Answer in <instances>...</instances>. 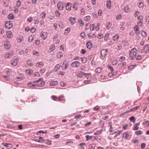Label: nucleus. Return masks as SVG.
I'll list each match as a JSON object with an SVG mask.
<instances>
[{"mask_svg": "<svg viewBox=\"0 0 149 149\" xmlns=\"http://www.w3.org/2000/svg\"><path fill=\"white\" fill-rule=\"evenodd\" d=\"M87 48L89 49H90L92 47V44L90 42H88L86 44Z\"/></svg>", "mask_w": 149, "mask_h": 149, "instance_id": "nucleus-21", "label": "nucleus"}, {"mask_svg": "<svg viewBox=\"0 0 149 149\" xmlns=\"http://www.w3.org/2000/svg\"><path fill=\"white\" fill-rule=\"evenodd\" d=\"M40 36L43 39H45L47 36V33L46 32H42Z\"/></svg>", "mask_w": 149, "mask_h": 149, "instance_id": "nucleus-13", "label": "nucleus"}, {"mask_svg": "<svg viewBox=\"0 0 149 149\" xmlns=\"http://www.w3.org/2000/svg\"><path fill=\"white\" fill-rule=\"evenodd\" d=\"M108 50L104 49L102 50L100 52V58L102 59H104L107 54Z\"/></svg>", "mask_w": 149, "mask_h": 149, "instance_id": "nucleus-2", "label": "nucleus"}, {"mask_svg": "<svg viewBox=\"0 0 149 149\" xmlns=\"http://www.w3.org/2000/svg\"><path fill=\"white\" fill-rule=\"evenodd\" d=\"M137 25L139 26H142L143 25V22L141 21H139L137 22Z\"/></svg>", "mask_w": 149, "mask_h": 149, "instance_id": "nucleus-48", "label": "nucleus"}, {"mask_svg": "<svg viewBox=\"0 0 149 149\" xmlns=\"http://www.w3.org/2000/svg\"><path fill=\"white\" fill-rule=\"evenodd\" d=\"M81 59L82 62L83 63H85L86 61V58L85 57L84 58H81Z\"/></svg>", "mask_w": 149, "mask_h": 149, "instance_id": "nucleus-49", "label": "nucleus"}, {"mask_svg": "<svg viewBox=\"0 0 149 149\" xmlns=\"http://www.w3.org/2000/svg\"><path fill=\"white\" fill-rule=\"evenodd\" d=\"M140 106H138L135 107H134L132 108V109H130V110H129L128 111H126V112H124L123 113H122V115H124L126 113H128L130 111H136L138 109L139 107Z\"/></svg>", "mask_w": 149, "mask_h": 149, "instance_id": "nucleus-3", "label": "nucleus"}, {"mask_svg": "<svg viewBox=\"0 0 149 149\" xmlns=\"http://www.w3.org/2000/svg\"><path fill=\"white\" fill-rule=\"evenodd\" d=\"M40 82L37 84V86H43L45 84V82L44 81H40Z\"/></svg>", "mask_w": 149, "mask_h": 149, "instance_id": "nucleus-36", "label": "nucleus"}, {"mask_svg": "<svg viewBox=\"0 0 149 149\" xmlns=\"http://www.w3.org/2000/svg\"><path fill=\"white\" fill-rule=\"evenodd\" d=\"M79 23L81 26H82L83 25V23L82 22V20L81 19H80L79 20Z\"/></svg>", "mask_w": 149, "mask_h": 149, "instance_id": "nucleus-51", "label": "nucleus"}, {"mask_svg": "<svg viewBox=\"0 0 149 149\" xmlns=\"http://www.w3.org/2000/svg\"><path fill=\"white\" fill-rule=\"evenodd\" d=\"M55 49V45H52L50 47V49L52 50L53 51Z\"/></svg>", "mask_w": 149, "mask_h": 149, "instance_id": "nucleus-60", "label": "nucleus"}, {"mask_svg": "<svg viewBox=\"0 0 149 149\" xmlns=\"http://www.w3.org/2000/svg\"><path fill=\"white\" fill-rule=\"evenodd\" d=\"M96 24L97 25H95V29L96 30V31H98L99 29V26H100V25L99 24Z\"/></svg>", "mask_w": 149, "mask_h": 149, "instance_id": "nucleus-45", "label": "nucleus"}, {"mask_svg": "<svg viewBox=\"0 0 149 149\" xmlns=\"http://www.w3.org/2000/svg\"><path fill=\"white\" fill-rule=\"evenodd\" d=\"M61 65L59 64H57L55 66L54 70L55 72H57L60 67Z\"/></svg>", "mask_w": 149, "mask_h": 149, "instance_id": "nucleus-28", "label": "nucleus"}, {"mask_svg": "<svg viewBox=\"0 0 149 149\" xmlns=\"http://www.w3.org/2000/svg\"><path fill=\"white\" fill-rule=\"evenodd\" d=\"M111 1L110 0H108L107 1V7L109 9H110L111 8Z\"/></svg>", "mask_w": 149, "mask_h": 149, "instance_id": "nucleus-23", "label": "nucleus"}, {"mask_svg": "<svg viewBox=\"0 0 149 149\" xmlns=\"http://www.w3.org/2000/svg\"><path fill=\"white\" fill-rule=\"evenodd\" d=\"M100 109V107L98 106H97L94 107V110L95 111H97L99 110Z\"/></svg>", "mask_w": 149, "mask_h": 149, "instance_id": "nucleus-64", "label": "nucleus"}, {"mask_svg": "<svg viewBox=\"0 0 149 149\" xmlns=\"http://www.w3.org/2000/svg\"><path fill=\"white\" fill-rule=\"evenodd\" d=\"M124 10L125 12L127 13L130 12V9L128 6H127L124 8Z\"/></svg>", "mask_w": 149, "mask_h": 149, "instance_id": "nucleus-29", "label": "nucleus"}, {"mask_svg": "<svg viewBox=\"0 0 149 149\" xmlns=\"http://www.w3.org/2000/svg\"><path fill=\"white\" fill-rule=\"evenodd\" d=\"M46 13L45 12H43L40 14L41 17L42 19H44L45 18Z\"/></svg>", "mask_w": 149, "mask_h": 149, "instance_id": "nucleus-38", "label": "nucleus"}, {"mask_svg": "<svg viewBox=\"0 0 149 149\" xmlns=\"http://www.w3.org/2000/svg\"><path fill=\"white\" fill-rule=\"evenodd\" d=\"M142 124L143 125H146L147 127H149V121L144 120L142 123Z\"/></svg>", "mask_w": 149, "mask_h": 149, "instance_id": "nucleus-26", "label": "nucleus"}, {"mask_svg": "<svg viewBox=\"0 0 149 149\" xmlns=\"http://www.w3.org/2000/svg\"><path fill=\"white\" fill-rule=\"evenodd\" d=\"M2 145L5 147H6L7 148H10L13 147L12 145L10 143H3Z\"/></svg>", "mask_w": 149, "mask_h": 149, "instance_id": "nucleus-8", "label": "nucleus"}, {"mask_svg": "<svg viewBox=\"0 0 149 149\" xmlns=\"http://www.w3.org/2000/svg\"><path fill=\"white\" fill-rule=\"evenodd\" d=\"M139 129V127L138 126H136L135 124L134 125V127H133V130H137Z\"/></svg>", "mask_w": 149, "mask_h": 149, "instance_id": "nucleus-59", "label": "nucleus"}, {"mask_svg": "<svg viewBox=\"0 0 149 149\" xmlns=\"http://www.w3.org/2000/svg\"><path fill=\"white\" fill-rule=\"evenodd\" d=\"M42 141H44V142H45L46 144H47L48 145H51V141L49 140L48 139L42 140Z\"/></svg>", "mask_w": 149, "mask_h": 149, "instance_id": "nucleus-33", "label": "nucleus"}, {"mask_svg": "<svg viewBox=\"0 0 149 149\" xmlns=\"http://www.w3.org/2000/svg\"><path fill=\"white\" fill-rule=\"evenodd\" d=\"M12 52L8 53L5 55L4 58H10L12 56Z\"/></svg>", "mask_w": 149, "mask_h": 149, "instance_id": "nucleus-18", "label": "nucleus"}, {"mask_svg": "<svg viewBox=\"0 0 149 149\" xmlns=\"http://www.w3.org/2000/svg\"><path fill=\"white\" fill-rule=\"evenodd\" d=\"M135 133L136 135H139L143 133V132L139 130L136 132Z\"/></svg>", "mask_w": 149, "mask_h": 149, "instance_id": "nucleus-42", "label": "nucleus"}, {"mask_svg": "<svg viewBox=\"0 0 149 149\" xmlns=\"http://www.w3.org/2000/svg\"><path fill=\"white\" fill-rule=\"evenodd\" d=\"M58 82L56 81H51L50 83V85L51 86H55L57 85Z\"/></svg>", "mask_w": 149, "mask_h": 149, "instance_id": "nucleus-31", "label": "nucleus"}, {"mask_svg": "<svg viewBox=\"0 0 149 149\" xmlns=\"http://www.w3.org/2000/svg\"><path fill=\"white\" fill-rule=\"evenodd\" d=\"M8 18L10 20L14 19L15 17L13 15L12 13L10 14L8 16Z\"/></svg>", "mask_w": 149, "mask_h": 149, "instance_id": "nucleus-24", "label": "nucleus"}, {"mask_svg": "<svg viewBox=\"0 0 149 149\" xmlns=\"http://www.w3.org/2000/svg\"><path fill=\"white\" fill-rule=\"evenodd\" d=\"M33 72L32 70H27L25 71V73L27 75H31Z\"/></svg>", "mask_w": 149, "mask_h": 149, "instance_id": "nucleus-19", "label": "nucleus"}, {"mask_svg": "<svg viewBox=\"0 0 149 149\" xmlns=\"http://www.w3.org/2000/svg\"><path fill=\"white\" fill-rule=\"evenodd\" d=\"M34 36L33 35H31L30 36L29 38V40L30 42H31L33 40Z\"/></svg>", "mask_w": 149, "mask_h": 149, "instance_id": "nucleus-35", "label": "nucleus"}, {"mask_svg": "<svg viewBox=\"0 0 149 149\" xmlns=\"http://www.w3.org/2000/svg\"><path fill=\"white\" fill-rule=\"evenodd\" d=\"M86 75V77H87V79L90 80L91 77V74L89 73H85V74Z\"/></svg>", "mask_w": 149, "mask_h": 149, "instance_id": "nucleus-40", "label": "nucleus"}, {"mask_svg": "<svg viewBox=\"0 0 149 149\" xmlns=\"http://www.w3.org/2000/svg\"><path fill=\"white\" fill-rule=\"evenodd\" d=\"M91 82L90 80L87 79V80H85L84 81V83L86 84H88L90 83Z\"/></svg>", "mask_w": 149, "mask_h": 149, "instance_id": "nucleus-61", "label": "nucleus"}, {"mask_svg": "<svg viewBox=\"0 0 149 149\" xmlns=\"http://www.w3.org/2000/svg\"><path fill=\"white\" fill-rule=\"evenodd\" d=\"M57 74L58 75H61L62 76H63L64 75L65 72L61 71H58Z\"/></svg>", "mask_w": 149, "mask_h": 149, "instance_id": "nucleus-41", "label": "nucleus"}, {"mask_svg": "<svg viewBox=\"0 0 149 149\" xmlns=\"http://www.w3.org/2000/svg\"><path fill=\"white\" fill-rule=\"evenodd\" d=\"M43 80V79L42 78H40L38 80H34V81H33V83H38L39 81H41L42 80Z\"/></svg>", "mask_w": 149, "mask_h": 149, "instance_id": "nucleus-52", "label": "nucleus"}, {"mask_svg": "<svg viewBox=\"0 0 149 149\" xmlns=\"http://www.w3.org/2000/svg\"><path fill=\"white\" fill-rule=\"evenodd\" d=\"M28 86L29 87L33 88H35L37 87V84H33L31 83H29L28 84Z\"/></svg>", "mask_w": 149, "mask_h": 149, "instance_id": "nucleus-22", "label": "nucleus"}, {"mask_svg": "<svg viewBox=\"0 0 149 149\" xmlns=\"http://www.w3.org/2000/svg\"><path fill=\"white\" fill-rule=\"evenodd\" d=\"M134 29L136 34L137 35H139L140 34V32L139 27L137 26L136 25L134 26Z\"/></svg>", "mask_w": 149, "mask_h": 149, "instance_id": "nucleus-12", "label": "nucleus"}, {"mask_svg": "<svg viewBox=\"0 0 149 149\" xmlns=\"http://www.w3.org/2000/svg\"><path fill=\"white\" fill-rule=\"evenodd\" d=\"M63 54L61 52H59L57 54L58 58H60L62 56Z\"/></svg>", "mask_w": 149, "mask_h": 149, "instance_id": "nucleus-50", "label": "nucleus"}, {"mask_svg": "<svg viewBox=\"0 0 149 149\" xmlns=\"http://www.w3.org/2000/svg\"><path fill=\"white\" fill-rule=\"evenodd\" d=\"M21 2L19 0H18L17 1L16 6L18 7L20 6L21 5Z\"/></svg>", "mask_w": 149, "mask_h": 149, "instance_id": "nucleus-54", "label": "nucleus"}, {"mask_svg": "<svg viewBox=\"0 0 149 149\" xmlns=\"http://www.w3.org/2000/svg\"><path fill=\"white\" fill-rule=\"evenodd\" d=\"M51 97L52 100L55 101H56L57 99V97L54 95L52 96Z\"/></svg>", "mask_w": 149, "mask_h": 149, "instance_id": "nucleus-62", "label": "nucleus"}, {"mask_svg": "<svg viewBox=\"0 0 149 149\" xmlns=\"http://www.w3.org/2000/svg\"><path fill=\"white\" fill-rule=\"evenodd\" d=\"M112 25V23L111 22L109 23L108 25H107V28L108 30L111 27Z\"/></svg>", "mask_w": 149, "mask_h": 149, "instance_id": "nucleus-58", "label": "nucleus"}, {"mask_svg": "<svg viewBox=\"0 0 149 149\" xmlns=\"http://www.w3.org/2000/svg\"><path fill=\"white\" fill-rule=\"evenodd\" d=\"M80 65V63L78 61H75L72 62L71 66L72 67H77Z\"/></svg>", "mask_w": 149, "mask_h": 149, "instance_id": "nucleus-6", "label": "nucleus"}, {"mask_svg": "<svg viewBox=\"0 0 149 149\" xmlns=\"http://www.w3.org/2000/svg\"><path fill=\"white\" fill-rule=\"evenodd\" d=\"M136 55V49L135 48L132 49L130 53V58L132 59L135 58Z\"/></svg>", "mask_w": 149, "mask_h": 149, "instance_id": "nucleus-1", "label": "nucleus"}, {"mask_svg": "<svg viewBox=\"0 0 149 149\" xmlns=\"http://www.w3.org/2000/svg\"><path fill=\"white\" fill-rule=\"evenodd\" d=\"M11 32L9 31L7 33V37L8 38H12V35Z\"/></svg>", "mask_w": 149, "mask_h": 149, "instance_id": "nucleus-32", "label": "nucleus"}, {"mask_svg": "<svg viewBox=\"0 0 149 149\" xmlns=\"http://www.w3.org/2000/svg\"><path fill=\"white\" fill-rule=\"evenodd\" d=\"M102 70V68H98L95 70V72L96 73L99 74L101 73Z\"/></svg>", "mask_w": 149, "mask_h": 149, "instance_id": "nucleus-27", "label": "nucleus"}, {"mask_svg": "<svg viewBox=\"0 0 149 149\" xmlns=\"http://www.w3.org/2000/svg\"><path fill=\"white\" fill-rule=\"evenodd\" d=\"M95 24H92L90 28V30L93 31L95 29Z\"/></svg>", "mask_w": 149, "mask_h": 149, "instance_id": "nucleus-43", "label": "nucleus"}, {"mask_svg": "<svg viewBox=\"0 0 149 149\" xmlns=\"http://www.w3.org/2000/svg\"><path fill=\"white\" fill-rule=\"evenodd\" d=\"M5 26L8 29H11L13 26V24L10 21H7L5 23Z\"/></svg>", "mask_w": 149, "mask_h": 149, "instance_id": "nucleus-4", "label": "nucleus"}, {"mask_svg": "<svg viewBox=\"0 0 149 149\" xmlns=\"http://www.w3.org/2000/svg\"><path fill=\"white\" fill-rule=\"evenodd\" d=\"M107 67L108 68L110 69L111 72H113V68L111 66V65H108Z\"/></svg>", "mask_w": 149, "mask_h": 149, "instance_id": "nucleus-53", "label": "nucleus"}, {"mask_svg": "<svg viewBox=\"0 0 149 149\" xmlns=\"http://www.w3.org/2000/svg\"><path fill=\"white\" fill-rule=\"evenodd\" d=\"M4 47L6 49H9L10 48V42L8 41H6L4 44Z\"/></svg>", "mask_w": 149, "mask_h": 149, "instance_id": "nucleus-11", "label": "nucleus"}, {"mask_svg": "<svg viewBox=\"0 0 149 149\" xmlns=\"http://www.w3.org/2000/svg\"><path fill=\"white\" fill-rule=\"evenodd\" d=\"M69 21L71 24L73 25L76 23L75 18L74 17H70L69 18Z\"/></svg>", "mask_w": 149, "mask_h": 149, "instance_id": "nucleus-7", "label": "nucleus"}, {"mask_svg": "<svg viewBox=\"0 0 149 149\" xmlns=\"http://www.w3.org/2000/svg\"><path fill=\"white\" fill-rule=\"evenodd\" d=\"M66 9L70 11L71 10V3H66Z\"/></svg>", "mask_w": 149, "mask_h": 149, "instance_id": "nucleus-15", "label": "nucleus"}, {"mask_svg": "<svg viewBox=\"0 0 149 149\" xmlns=\"http://www.w3.org/2000/svg\"><path fill=\"white\" fill-rule=\"evenodd\" d=\"M55 14L57 17H59L60 16V13L58 11H56Z\"/></svg>", "mask_w": 149, "mask_h": 149, "instance_id": "nucleus-57", "label": "nucleus"}, {"mask_svg": "<svg viewBox=\"0 0 149 149\" xmlns=\"http://www.w3.org/2000/svg\"><path fill=\"white\" fill-rule=\"evenodd\" d=\"M23 77V75L22 74H20L17 75L16 78V79L18 81H20L22 79Z\"/></svg>", "mask_w": 149, "mask_h": 149, "instance_id": "nucleus-17", "label": "nucleus"}, {"mask_svg": "<svg viewBox=\"0 0 149 149\" xmlns=\"http://www.w3.org/2000/svg\"><path fill=\"white\" fill-rule=\"evenodd\" d=\"M44 65L43 62H38L37 63L36 65V66L37 67H39L41 68Z\"/></svg>", "mask_w": 149, "mask_h": 149, "instance_id": "nucleus-20", "label": "nucleus"}, {"mask_svg": "<svg viewBox=\"0 0 149 149\" xmlns=\"http://www.w3.org/2000/svg\"><path fill=\"white\" fill-rule=\"evenodd\" d=\"M129 120L133 122V123H134L135 122V118L134 117H130V118H129Z\"/></svg>", "mask_w": 149, "mask_h": 149, "instance_id": "nucleus-47", "label": "nucleus"}, {"mask_svg": "<svg viewBox=\"0 0 149 149\" xmlns=\"http://www.w3.org/2000/svg\"><path fill=\"white\" fill-rule=\"evenodd\" d=\"M91 19V17L90 16H87L84 18V19L86 22L88 21Z\"/></svg>", "mask_w": 149, "mask_h": 149, "instance_id": "nucleus-39", "label": "nucleus"}, {"mask_svg": "<svg viewBox=\"0 0 149 149\" xmlns=\"http://www.w3.org/2000/svg\"><path fill=\"white\" fill-rule=\"evenodd\" d=\"M85 74V73H84L83 72L79 71L78 72V73L77 74V76L79 78H81L83 77V76Z\"/></svg>", "mask_w": 149, "mask_h": 149, "instance_id": "nucleus-14", "label": "nucleus"}, {"mask_svg": "<svg viewBox=\"0 0 149 149\" xmlns=\"http://www.w3.org/2000/svg\"><path fill=\"white\" fill-rule=\"evenodd\" d=\"M63 2H60L57 4V7L59 10H62L63 8Z\"/></svg>", "mask_w": 149, "mask_h": 149, "instance_id": "nucleus-9", "label": "nucleus"}, {"mask_svg": "<svg viewBox=\"0 0 149 149\" xmlns=\"http://www.w3.org/2000/svg\"><path fill=\"white\" fill-rule=\"evenodd\" d=\"M93 136H90L89 135L86 136V140L87 141H88L92 139L93 137Z\"/></svg>", "mask_w": 149, "mask_h": 149, "instance_id": "nucleus-37", "label": "nucleus"}, {"mask_svg": "<svg viewBox=\"0 0 149 149\" xmlns=\"http://www.w3.org/2000/svg\"><path fill=\"white\" fill-rule=\"evenodd\" d=\"M27 63L28 65L30 66H32L33 65L32 62L30 61H29L27 62Z\"/></svg>", "mask_w": 149, "mask_h": 149, "instance_id": "nucleus-46", "label": "nucleus"}, {"mask_svg": "<svg viewBox=\"0 0 149 149\" xmlns=\"http://www.w3.org/2000/svg\"><path fill=\"white\" fill-rule=\"evenodd\" d=\"M129 137V135L127 132L123 134V137L125 139H127Z\"/></svg>", "mask_w": 149, "mask_h": 149, "instance_id": "nucleus-16", "label": "nucleus"}, {"mask_svg": "<svg viewBox=\"0 0 149 149\" xmlns=\"http://www.w3.org/2000/svg\"><path fill=\"white\" fill-rule=\"evenodd\" d=\"M69 65L67 61H64L63 63L61 68L63 70H66Z\"/></svg>", "mask_w": 149, "mask_h": 149, "instance_id": "nucleus-5", "label": "nucleus"}, {"mask_svg": "<svg viewBox=\"0 0 149 149\" xmlns=\"http://www.w3.org/2000/svg\"><path fill=\"white\" fill-rule=\"evenodd\" d=\"M33 55H36V56H38L39 55V53L37 51H33Z\"/></svg>", "mask_w": 149, "mask_h": 149, "instance_id": "nucleus-56", "label": "nucleus"}, {"mask_svg": "<svg viewBox=\"0 0 149 149\" xmlns=\"http://www.w3.org/2000/svg\"><path fill=\"white\" fill-rule=\"evenodd\" d=\"M119 36L118 34H116L115 36H113V40H117Z\"/></svg>", "mask_w": 149, "mask_h": 149, "instance_id": "nucleus-44", "label": "nucleus"}, {"mask_svg": "<svg viewBox=\"0 0 149 149\" xmlns=\"http://www.w3.org/2000/svg\"><path fill=\"white\" fill-rule=\"evenodd\" d=\"M17 59L16 58L12 60L11 62V64L13 66H16L17 63Z\"/></svg>", "mask_w": 149, "mask_h": 149, "instance_id": "nucleus-10", "label": "nucleus"}, {"mask_svg": "<svg viewBox=\"0 0 149 149\" xmlns=\"http://www.w3.org/2000/svg\"><path fill=\"white\" fill-rule=\"evenodd\" d=\"M70 31V27H68L65 30L64 34L65 35L67 34Z\"/></svg>", "mask_w": 149, "mask_h": 149, "instance_id": "nucleus-30", "label": "nucleus"}, {"mask_svg": "<svg viewBox=\"0 0 149 149\" xmlns=\"http://www.w3.org/2000/svg\"><path fill=\"white\" fill-rule=\"evenodd\" d=\"M144 49L145 53H146L149 50V47L148 45H146L144 47Z\"/></svg>", "mask_w": 149, "mask_h": 149, "instance_id": "nucleus-25", "label": "nucleus"}, {"mask_svg": "<svg viewBox=\"0 0 149 149\" xmlns=\"http://www.w3.org/2000/svg\"><path fill=\"white\" fill-rule=\"evenodd\" d=\"M95 147V144H91L89 146V149H94Z\"/></svg>", "mask_w": 149, "mask_h": 149, "instance_id": "nucleus-34", "label": "nucleus"}, {"mask_svg": "<svg viewBox=\"0 0 149 149\" xmlns=\"http://www.w3.org/2000/svg\"><path fill=\"white\" fill-rule=\"evenodd\" d=\"M81 115H76L75 116L74 118L76 119H77L81 118Z\"/></svg>", "mask_w": 149, "mask_h": 149, "instance_id": "nucleus-63", "label": "nucleus"}, {"mask_svg": "<svg viewBox=\"0 0 149 149\" xmlns=\"http://www.w3.org/2000/svg\"><path fill=\"white\" fill-rule=\"evenodd\" d=\"M141 34L144 37H146L147 35L146 32L143 31L141 32Z\"/></svg>", "mask_w": 149, "mask_h": 149, "instance_id": "nucleus-55", "label": "nucleus"}]
</instances>
